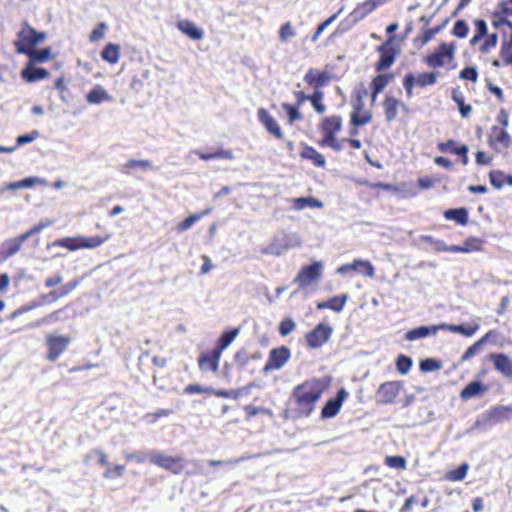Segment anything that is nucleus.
Instances as JSON below:
<instances>
[{
	"label": "nucleus",
	"instance_id": "nucleus-1",
	"mask_svg": "<svg viewBox=\"0 0 512 512\" xmlns=\"http://www.w3.org/2000/svg\"><path fill=\"white\" fill-rule=\"evenodd\" d=\"M329 385L330 379L328 377L310 379L298 385L294 389L293 395L296 399L299 413L309 416L313 412L316 402Z\"/></svg>",
	"mask_w": 512,
	"mask_h": 512
},
{
	"label": "nucleus",
	"instance_id": "nucleus-2",
	"mask_svg": "<svg viewBox=\"0 0 512 512\" xmlns=\"http://www.w3.org/2000/svg\"><path fill=\"white\" fill-rule=\"evenodd\" d=\"M301 239L296 233L280 232L276 234L271 243L263 250L264 253L280 256L285 251L300 247Z\"/></svg>",
	"mask_w": 512,
	"mask_h": 512
},
{
	"label": "nucleus",
	"instance_id": "nucleus-3",
	"mask_svg": "<svg viewBox=\"0 0 512 512\" xmlns=\"http://www.w3.org/2000/svg\"><path fill=\"white\" fill-rule=\"evenodd\" d=\"M185 459L167 455L159 450H150V463L168 470L174 474H180L184 469Z\"/></svg>",
	"mask_w": 512,
	"mask_h": 512
},
{
	"label": "nucleus",
	"instance_id": "nucleus-4",
	"mask_svg": "<svg viewBox=\"0 0 512 512\" xmlns=\"http://www.w3.org/2000/svg\"><path fill=\"white\" fill-rule=\"evenodd\" d=\"M45 342L48 349L46 357L49 361L54 362L68 348L71 337L49 333L45 337Z\"/></svg>",
	"mask_w": 512,
	"mask_h": 512
},
{
	"label": "nucleus",
	"instance_id": "nucleus-5",
	"mask_svg": "<svg viewBox=\"0 0 512 512\" xmlns=\"http://www.w3.org/2000/svg\"><path fill=\"white\" fill-rule=\"evenodd\" d=\"M455 50V43H441L434 53L426 57V64L431 68L442 67L446 62L449 63L454 59Z\"/></svg>",
	"mask_w": 512,
	"mask_h": 512
},
{
	"label": "nucleus",
	"instance_id": "nucleus-6",
	"mask_svg": "<svg viewBox=\"0 0 512 512\" xmlns=\"http://www.w3.org/2000/svg\"><path fill=\"white\" fill-rule=\"evenodd\" d=\"M324 264L322 261H315L309 266L303 267L295 278L301 289L307 288L322 276Z\"/></svg>",
	"mask_w": 512,
	"mask_h": 512
},
{
	"label": "nucleus",
	"instance_id": "nucleus-7",
	"mask_svg": "<svg viewBox=\"0 0 512 512\" xmlns=\"http://www.w3.org/2000/svg\"><path fill=\"white\" fill-rule=\"evenodd\" d=\"M437 76V72L420 73L417 77L412 73L406 74L403 80V86L406 90L407 97L411 98L413 96V87L415 84L420 87L433 85L437 81Z\"/></svg>",
	"mask_w": 512,
	"mask_h": 512
},
{
	"label": "nucleus",
	"instance_id": "nucleus-8",
	"mask_svg": "<svg viewBox=\"0 0 512 512\" xmlns=\"http://www.w3.org/2000/svg\"><path fill=\"white\" fill-rule=\"evenodd\" d=\"M291 357V351L286 346H280L273 348L270 353L268 360L263 368L265 372L272 370H279L283 368Z\"/></svg>",
	"mask_w": 512,
	"mask_h": 512
},
{
	"label": "nucleus",
	"instance_id": "nucleus-9",
	"mask_svg": "<svg viewBox=\"0 0 512 512\" xmlns=\"http://www.w3.org/2000/svg\"><path fill=\"white\" fill-rule=\"evenodd\" d=\"M19 41L15 43L21 44L24 47L30 48L35 46L46 39V33L42 31H37L33 27H31L28 23H24L22 29L18 32Z\"/></svg>",
	"mask_w": 512,
	"mask_h": 512
},
{
	"label": "nucleus",
	"instance_id": "nucleus-10",
	"mask_svg": "<svg viewBox=\"0 0 512 512\" xmlns=\"http://www.w3.org/2000/svg\"><path fill=\"white\" fill-rule=\"evenodd\" d=\"M331 334L332 328L327 324L320 323L307 334V344L310 348H319L328 341Z\"/></svg>",
	"mask_w": 512,
	"mask_h": 512
},
{
	"label": "nucleus",
	"instance_id": "nucleus-11",
	"mask_svg": "<svg viewBox=\"0 0 512 512\" xmlns=\"http://www.w3.org/2000/svg\"><path fill=\"white\" fill-rule=\"evenodd\" d=\"M402 382L389 381L380 385L376 392L377 401L381 404H389L399 395L402 389Z\"/></svg>",
	"mask_w": 512,
	"mask_h": 512
},
{
	"label": "nucleus",
	"instance_id": "nucleus-12",
	"mask_svg": "<svg viewBox=\"0 0 512 512\" xmlns=\"http://www.w3.org/2000/svg\"><path fill=\"white\" fill-rule=\"evenodd\" d=\"M240 332V328H234L230 331L224 332L221 337L218 339L217 347L214 349L215 359H212L213 364V372H217L219 369V362L221 359V353L225 349L229 347V345L234 341V339L238 336Z\"/></svg>",
	"mask_w": 512,
	"mask_h": 512
},
{
	"label": "nucleus",
	"instance_id": "nucleus-13",
	"mask_svg": "<svg viewBox=\"0 0 512 512\" xmlns=\"http://www.w3.org/2000/svg\"><path fill=\"white\" fill-rule=\"evenodd\" d=\"M389 0H367L359 4L348 16V20L353 24L357 23L361 19L365 18L377 7L385 4Z\"/></svg>",
	"mask_w": 512,
	"mask_h": 512
},
{
	"label": "nucleus",
	"instance_id": "nucleus-14",
	"mask_svg": "<svg viewBox=\"0 0 512 512\" xmlns=\"http://www.w3.org/2000/svg\"><path fill=\"white\" fill-rule=\"evenodd\" d=\"M257 115L259 121L271 135L275 136L277 139L283 138V132L280 125L265 108H259Z\"/></svg>",
	"mask_w": 512,
	"mask_h": 512
},
{
	"label": "nucleus",
	"instance_id": "nucleus-15",
	"mask_svg": "<svg viewBox=\"0 0 512 512\" xmlns=\"http://www.w3.org/2000/svg\"><path fill=\"white\" fill-rule=\"evenodd\" d=\"M392 40L393 37H390L386 43L377 48V51L380 53V59L376 65L377 71L388 69L395 61L394 50L390 47Z\"/></svg>",
	"mask_w": 512,
	"mask_h": 512
},
{
	"label": "nucleus",
	"instance_id": "nucleus-16",
	"mask_svg": "<svg viewBox=\"0 0 512 512\" xmlns=\"http://www.w3.org/2000/svg\"><path fill=\"white\" fill-rule=\"evenodd\" d=\"M346 397L347 392L344 389H340L337 393V397L329 399L322 408V418L327 419L336 416L339 413L342 403Z\"/></svg>",
	"mask_w": 512,
	"mask_h": 512
},
{
	"label": "nucleus",
	"instance_id": "nucleus-17",
	"mask_svg": "<svg viewBox=\"0 0 512 512\" xmlns=\"http://www.w3.org/2000/svg\"><path fill=\"white\" fill-rule=\"evenodd\" d=\"M342 128V119L340 116L333 115L330 117H325L321 123V131L324 134L322 140H331V138L336 137V134Z\"/></svg>",
	"mask_w": 512,
	"mask_h": 512
},
{
	"label": "nucleus",
	"instance_id": "nucleus-18",
	"mask_svg": "<svg viewBox=\"0 0 512 512\" xmlns=\"http://www.w3.org/2000/svg\"><path fill=\"white\" fill-rule=\"evenodd\" d=\"M330 80L331 74L326 70L319 72L316 69H309L304 76V81L318 90L325 87Z\"/></svg>",
	"mask_w": 512,
	"mask_h": 512
},
{
	"label": "nucleus",
	"instance_id": "nucleus-19",
	"mask_svg": "<svg viewBox=\"0 0 512 512\" xmlns=\"http://www.w3.org/2000/svg\"><path fill=\"white\" fill-rule=\"evenodd\" d=\"M25 241L21 236L6 240L0 245V263L6 261L8 258L15 255L20 251L22 244Z\"/></svg>",
	"mask_w": 512,
	"mask_h": 512
},
{
	"label": "nucleus",
	"instance_id": "nucleus-20",
	"mask_svg": "<svg viewBox=\"0 0 512 512\" xmlns=\"http://www.w3.org/2000/svg\"><path fill=\"white\" fill-rule=\"evenodd\" d=\"M17 52L27 55L32 62L43 63L52 59L51 48L49 47L42 50H35L17 44Z\"/></svg>",
	"mask_w": 512,
	"mask_h": 512
},
{
	"label": "nucleus",
	"instance_id": "nucleus-21",
	"mask_svg": "<svg viewBox=\"0 0 512 512\" xmlns=\"http://www.w3.org/2000/svg\"><path fill=\"white\" fill-rule=\"evenodd\" d=\"M489 358L493 361L494 367L499 373L507 378L512 377V361L506 354H491Z\"/></svg>",
	"mask_w": 512,
	"mask_h": 512
},
{
	"label": "nucleus",
	"instance_id": "nucleus-22",
	"mask_svg": "<svg viewBox=\"0 0 512 512\" xmlns=\"http://www.w3.org/2000/svg\"><path fill=\"white\" fill-rule=\"evenodd\" d=\"M358 267L365 268V276L373 278L375 275V268L371 262L362 259H356L351 264H344L337 269L338 274H345L348 271H358Z\"/></svg>",
	"mask_w": 512,
	"mask_h": 512
},
{
	"label": "nucleus",
	"instance_id": "nucleus-23",
	"mask_svg": "<svg viewBox=\"0 0 512 512\" xmlns=\"http://www.w3.org/2000/svg\"><path fill=\"white\" fill-rule=\"evenodd\" d=\"M47 181L45 179L39 177H28L20 181L11 182L0 188V193L5 190H18V189H28L35 185H46Z\"/></svg>",
	"mask_w": 512,
	"mask_h": 512
},
{
	"label": "nucleus",
	"instance_id": "nucleus-24",
	"mask_svg": "<svg viewBox=\"0 0 512 512\" xmlns=\"http://www.w3.org/2000/svg\"><path fill=\"white\" fill-rule=\"evenodd\" d=\"M440 330L439 325L420 326L406 332L405 338L408 341H415L430 335H435Z\"/></svg>",
	"mask_w": 512,
	"mask_h": 512
},
{
	"label": "nucleus",
	"instance_id": "nucleus-25",
	"mask_svg": "<svg viewBox=\"0 0 512 512\" xmlns=\"http://www.w3.org/2000/svg\"><path fill=\"white\" fill-rule=\"evenodd\" d=\"M177 28L192 40H201L204 36V32L201 28L186 19L178 21Z\"/></svg>",
	"mask_w": 512,
	"mask_h": 512
},
{
	"label": "nucleus",
	"instance_id": "nucleus-26",
	"mask_svg": "<svg viewBox=\"0 0 512 512\" xmlns=\"http://www.w3.org/2000/svg\"><path fill=\"white\" fill-rule=\"evenodd\" d=\"M488 418L495 422L499 423L502 421H508L512 418V406L509 405H499L487 413Z\"/></svg>",
	"mask_w": 512,
	"mask_h": 512
},
{
	"label": "nucleus",
	"instance_id": "nucleus-27",
	"mask_svg": "<svg viewBox=\"0 0 512 512\" xmlns=\"http://www.w3.org/2000/svg\"><path fill=\"white\" fill-rule=\"evenodd\" d=\"M400 105L401 101H399L398 99L392 96H386L383 102V108L385 119L387 122H392L396 119Z\"/></svg>",
	"mask_w": 512,
	"mask_h": 512
},
{
	"label": "nucleus",
	"instance_id": "nucleus-28",
	"mask_svg": "<svg viewBox=\"0 0 512 512\" xmlns=\"http://www.w3.org/2000/svg\"><path fill=\"white\" fill-rule=\"evenodd\" d=\"M110 239V234H106L105 236H92V237H86V236H77L76 241L79 242V249L86 248V249H93L101 246L103 243L108 241Z\"/></svg>",
	"mask_w": 512,
	"mask_h": 512
},
{
	"label": "nucleus",
	"instance_id": "nucleus-29",
	"mask_svg": "<svg viewBox=\"0 0 512 512\" xmlns=\"http://www.w3.org/2000/svg\"><path fill=\"white\" fill-rule=\"evenodd\" d=\"M86 99L89 104H100L105 101H111L112 96L101 85H96L87 94Z\"/></svg>",
	"mask_w": 512,
	"mask_h": 512
},
{
	"label": "nucleus",
	"instance_id": "nucleus-30",
	"mask_svg": "<svg viewBox=\"0 0 512 512\" xmlns=\"http://www.w3.org/2000/svg\"><path fill=\"white\" fill-rule=\"evenodd\" d=\"M21 75L27 82H35L47 78L49 76V72L44 68L28 66L22 70Z\"/></svg>",
	"mask_w": 512,
	"mask_h": 512
},
{
	"label": "nucleus",
	"instance_id": "nucleus-31",
	"mask_svg": "<svg viewBox=\"0 0 512 512\" xmlns=\"http://www.w3.org/2000/svg\"><path fill=\"white\" fill-rule=\"evenodd\" d=\"M348 299L346 294L342 296H335L328 301L318 303V309H330L335 312H341L345 306V303Z\"/></svg>",
	"mask_w": 512,
	"mask_h": 512
},
{
	"label": "nucleus",
	"instance_id": "nucleus-32",
	"mask_svg": "<svg viewBox=\"0 0 512 512\" xmlns=\"http://www.w3.org/2000/svg\"><path fill=\"white\" fill-rule=\"evenodd\" d=\"M479 329V325L475 324L470 327H465L463 325H454V324H440V330H448L453 333H459L465 337H471L476 333V331Z\"/></svg>",
	"mask_w": 512,
	"mask_h": 512
},
{
	"label": "nucleus",
	"instance_id": "nucleus-33",
	"mask_svg": "<svg viewBox=\"0 0 512 512\" xmlns=\"http://www.w3.org/2000/svg\"><path fill=\"white\" fill-rule=\"evenodd\" d=\"M493 135L490 137V143L501 144L503 148H507L511 145L512 139L506 130H503L497 126L492 128Z\"/></svg>",
	"mask_w": 512,
	"mask_h": 512
},
{
	"label": "nucleus",
	"instance_id": "nucleus-34",
	"mask_svg": "<svg viewBox=\"0 0 512 512\" xmlns=\"http://www.w3.org/2000/svg\"><path fill=\"white\" fill-rule=\"evenodd\" d=\"M301 156L305 159H309L313 162V164L317 167H324L326 164V160L322 154H320L316 149L310 146H305L301 151Z\"/></svg>",
	"mask_w": 512,
	"mask_h": 512
},
{
	"label": "nucleus",
	"instance_id": "nucleus-35",
	"mask_svg": "<svg viewBox=\"0 0 512 512\" xmlns=\"http://www.w3.org/2000/svg\"><path fill=\"white\" fill-rule=\"evenodd\" d=\"M101 57L110 64H116L120 58V46L113 43L107 44L101 53Z\"/></svg>",
	"mask_w": 512,
	"mask_h": 512
},
{
	"label": "nucleus",
	"instance_id": "nucleus-36",
	"mask_svg": "<svg viewBox=\"0 0 512 512\" xmlns=\"http://www.w3.org/2000/svg\"><path fill=\"white\" fill-rule=\"evenodd\" d=\"M293 207L295 210H299V211L303 210L307 207L321 209V208H323V203L320 200L312 198V197H300V198H295L293 200Z\"/></svg>",
	"mask_w": 512,
	"mask_h": 512
},
{
	"label": "nucleus",
	"instance_id": "nucleus-37",
	"mask_svg": "<svg viewBox=\"0 0 512 512\" xmlns=\"http://www.w3.org/2000/svg\"><path fill=\"white\" fill-rule=\"evenodd\" d=\"M485 390L486 388L482 385V383L478 381H472L461 391L460 397L463 400H468L479 395Z\"/></svg>",
	"mask_w": 512,
	"mask_h": 512
},
{
	"label": "nucleus",
	"instance_id": "nucleus-38",
	"mask_svg": "<svg viewBox=\"0 0 512 512\" xmlns=\"http://www.w3.org/2000/svg\"><path fill=\"white\" fill-rule=\"evenodd\" d=\"M444 216L447 220L455 221L461 225H465L468 221V212L465 208L449 209L445 211Z\"/></svg>",
	"mask_w": 512,
	"mask_h": 512
},
{
	"label": "nucleus",
	"instance_id": "nucleus-39",
	"mask_svg": "<svg viewBox=\"0 0 512 512\" xmlns=\"http://www.w3.org/2000/svg\"><path fill=\"white\" fill-rule=\"evenodd\" d=\"M354 109V112L351 114V122L354 126H364L371 121L372 115L370 112H364L362 115H359L358 111L361 109L360 101L354 105Z\"/></svg>",
	"mask_w": 512,
	"mask_h": 512
},
{
	"label": "nucleus",
	"instance_id": "nucleus-40",
	"mask_svg": "<svg viewBox=\"0 0 512 512\" xmlns=\"http://www.w3.org/2000/svg\"><path fill=\"white\" fill-rule=\"evenodd\" d=\"M153 167V164L150 160L147 159H130L125 164L122 165V171L124 173H129L131 170L136 168H141L144 170L151 169Z\"/></svg>",
	"mask_w": 512,
	"mask_h": 512
},
{
	"label": "nucleus",
	"instance_id": "nucleus-41",
	"mask_svg": "<svg viewBox=\"0 0 512 512\" xmlns=\"http://www.w3.org/2000/svg\"><path fill=\"white\" fill-rule=\"evenodd\" d=\"M468 470L469 465L467 463H463L457 469L449 471L445 475V479L449 481H461L466 477Z\"/></svg>",
	"mask_w": 512,
	"mask_h": 512
},
{
	"label": "nucleus",
	"instance_id": "nucleus-42",
	"mask_svg": "<svg viewBox=\"0 0 512 512\" xmlns=\"http://www.w3.org/2000/svg\"><path fill=\"white\" fill-rule=\"evenodd\" d=\"M323 99L324 93L318 89H316L315 92L309 97V101L311 102L313 108L319 114H323L326 110L325 105L322 103Z\"/></svg>",
	"mask_w": 512,
	"mask_h": 512
},
{
	"label": "nucleus",
	"instance_id": "nucleus-43",
	"mask_svg": "<svg viewBox=\"0 0 512 512\" xmlns=\"http://www.w3.org/2000/svg\"><path fill=\"white\" fill-rule=\"evenodd\" d=\"M124 458L127 461H135L137 463H144L146 461L150 462V450L149 451H135V452H127L124 451Z\"/></svg>",
	"mask_w": 512,
	"mask_h": 512
},
{
	"label": "nucleus",
	"instance_id": "nucleus-44",
	"mask_svg": "<svg viewBox=\"0 0 512 512\" xmlns=\"http://www.w3.org/2000/svg\"><path fill=\"white\" fill-rule=\"evenodd\" d=\"M494 334V331H489L485 336H483L480 340H478L476 343H474L472 346H470L465 353L462 356L463 360H467L475 353L477 352L478 348L484 344L492 335Z\"/></svg>",
	"mask_w": 512,
	"mask_h": 512
},
{
	"label": "nucleus",
	"instance_id": "nucleus-45",
	"mask_svg": "<svg viewBox=\"0 0 512 512\" xmlns=\"http://www.w3.org/2000/svg\"><path fill=\"white\" fill-rule=\"evenodd\" d=\"M296 35L294 28L290 22H286L280 27L279 39L283 43H287Z\"/></svg>",
	"mask_w": 512,
	"mask_h": 512
},
{
	"label": "nucleus",
	"instance_id": "nucleus-46",
	"mask_svg": "<svg viewBox=\"0 0 512 512\" xmlns=\"http://www.w3.org/2000/svg\"><path fill=\"white\" fill-rule=\"evenodd\" d=\"M469 32V26L464 20L455 22L452 34L458 38H466Z\"/></svg>",
	"mask_w": 512,
	"mask_h": 512
},
{
	"label": "nucleus",
	"instance_id": "nucleus-47",
	"mask_svg": "<svg viewBox=\"0 0 512 512\" xmlns=\"http://www.w3.org/2000/svg\"><path fill=\"white\" fill-rule=\"evenodd\" d=\"M54 245L65 247L71 251L79 249V242L76 241V237H65L62 239H58L54 242Z\"/></svg>",
	"mask_w": 512,
	"mask_h": 512
},
{
	"label": "nucleus",
	"instance_id": "nucleus-48",
	"mask_svg": "<svg viewBox=\"0 0 512 512\" xmlns=\"http://www.w3.org/2000/svg\"><path fill=\"white\" fill-rule=\"evenodd\" d=\"M251 456H241V457H238V458H230V459H227V460H209L208 461V464L210 466H219V465H231V466H236L238 464H240L241 462L245 461V460H248L250 459Z\"/></svg>",
	"mask_w": 512,
	"mask_h": 512
},
{
	"label": "nucleus",
	"instance_id": "nucleus-49",
	"mask_svg": "<svg viewBox=\"0 0 512 512\" xmlns=\"http://www.w3.org/2000/svg\"><path fill=\"white\" fill-rule=\"evenodd\" d=\"M396 366H397V370L405 375L409 372V370L411 369V366H412V360L411 358L405 356V355H400L398 356L397 358V361H396Z\"/></svg>",
	"mask_w": 512,
	"mask_h": 512
},
{
	"label": "nucleus",
	"instance_id": "nucleus-50",
	"mask_svg": "<svg viewBox=\"0 0 512 512\" xmlns=\"http://www.w3.org/2000/svg\"><path fill=\"white\" fill-rule=\"evenodd\" d=\"M200 219H201V215H195V214L187 217L186 219H184L181 223H179L176 226L177 232L182 233L184 231H187Z\"/></svg>",
	"mask_w": 512,
	"mask_h": 512
},
{
	"label": "nucleus",
	"instance_id": "nucleus-51",
	"mask_svg": "<svg viewBox=\"0 0 512 512\" xmlns=\"http://www.w3.org/2000/svg\"><path fill=\"white\" fill-rule=\"evenodd\" d=\"M385 464L395 469L406 468V460L402 456H387L385 458Z\"/></svg>",
	"mask_w": 512,
	"mask_h": 512
},
{
	"label": "nucleus",
	"instance_id": "nucleus-52",
	"mask_svg": "<svg viewBox=\"0 0 512 512\" xmlns=\"http://www.w3.org/2000/svg\"><path fill=\"white\" fill-rule=\"evenodd\" d=\"M423 241L429 243L431 245V248L436 252H446L447 245L444 241L434 239L431 236H423L421 238Z\"/></svg>",
	"mask_w": 512,
	"mask_h": 512
},
{
	"label": "nucleus",
	"instance_id": "nucleus-53",
	"mask_svg": "<svg viewBox=\"0 0 512 512\" xmlns=\"http://www.w3.org/2000/svg\"><path fill=\"white\" fill-rule=\"evenodd\" d=\"M498 43V35L493 33L488 35L486 41L481 45L480 51L484 54L489 53Z\"/></svg>",
	"mask_w": 512,
	"mask_h": 512
},
{
	"label": "nucleus",
	"instance_id": "nucleus-54",
	"mask_svg": "<svg viewBox=\"0 0 512 512\" xmlns=\"http://www.w3.org/2000/svg\"><path fill=\"white\" fill-rule=\"evenodd\" d=\"M296 327L295 322L291 318H285L280 322L279 333L282 336H288Z\"/></svg>",
	"mask_w": 512,
	"mask_h": 512
},
{
	"label": "nucleus",
	"instance_id": "nucleus-55",
	"mask_svg": "<svg viewBox=\"0 0 512 512\" xmlns=\"http://www.w3.org/2000/svg\"><path fill=\"white\" fill-rule=\"evenodd\" d=\"M504 177H505L504 173L501 171H498V170H494L489 173L490 183L492 184V186H494L497 189H500L503 187Z\"/></svg>",
	"mask_w": 512,
	"mask_h": 512
},
{
	"label": "nucleus",
	"instance_id": "nucleus-56",
	"mask_svg": "<svg viewBox=\"0 0 512 512\" xmlns=\"http://www.w3.org/2000/svg\"><path fill=\"white\" fill-rule=\"evenodd\" d=\"M441 363L434 359H425L420 363V369L423 372H432L441 368Z\"/></svg>",
	"mask_w": 512,
	"mask_h": 512
},
{
	"label": "nucleus",
	"instance_id": "nucleus-57",
	"mask_svg": "<svg viewBox=\"0 0 512 512\" xmlns=\"http://www.w3.org/2000/svg\"><path fill=\"white\" fill-rule=\"evenodd\" d=\"M184 391L187 394H202V393L210 394V393H212L213 388L201 386L199 384H189L185 387Z\"/></svg>",
	"mask_w": 512,
	"mask_h": 512
},
{
	"label": "nucleus",
	"instance_id": "nucleus-58",
	"mask_svg": "<svg viewBox=\"0 0 512 512\" xmlns=\"http://www.w3.org/2000/svg\"><path fill=\"white\" fill-rule=\"evenodd\" d=\"M459 77L463 80H469L472 82H476L478 79V71L476 67H465L461 72L459 73Z\"/></svg>",
	"mask_w": 512,
	"mask_h": 512
},
{
	"label": "nucleus",
	"instance_id": "nucleus-59",
	"mask_svg": "<svg viewBox=\"0 0 512 512\" xmlns=\"http://www.w3.org/2000/svg\"><path fill=\"white\" fill-rule=\"evenodd\" d=\"M388 84V76L387 75H378L372 81V90H375V93H380L385 86Z\"/></svg>",
	"mask_w": 512,
	"mask_h": 512
},
{
	"label": "nucleus",
	"instance_id": "nucleus-60",
	"mask_svg": "<svg viewBox=\"0 0 512 512\" xmlns=\"http://www.w3.org/2000/svg\"><path fill=\"white\" fill-rule=\"evenodd\" d=\"M212 359H215L214 349L210 354H203L199 358V366L202 370L211 369L213 371V362Z\"/></svg>",
	"mask_w": 512,
	"mask_h": 512
},
{
	"label": "nucleus",
	"instance_id": "nucleus-61",
	"mask_svg": "<svg viewBox=\"0 0 512 512\" xmlns=\"http://www.w3.org/2000/svg\"><path fill=\"white\" fill-rule=\"evenodd\" d=\"M107 25L104 22L98 23L97 27L90 34V41L96 42L104 38Z\"/></svg>",
	"mask_w": 512,
	"mask_h": 512
},
{
	"label": "nucleus",
	"instance_id": "nucleus-62",
	"mask_svg": "<svg viewBox=\"0 0 512 512\" xmlns=\"http://www.w3.org/2000/svg\"><path fill=\"white\" fill-rule=\"evenodd\" d=\"M508 15H505L504 13H500V9L496 7L492 14V25L495 28H500L502 25H504L507 22Z\"/></svg>",
	"mask_w": 512,
	"mask_h": 512
},
{
	"label": "nucleus",
	"instance_id": "nucleus-63",
	"mask_svg": "<svg viewBox=\"0 0 512 512\" xmlns=\"http://www.w3.org/2000/svg\"><path fill=\"white\" fill-rule=\"evenodd\" d=\"M39 136V132L37 130H33L29 134L20 135L16 139L17 146H23L25 144L31 143L36 140Z\"/></svg>",
	"mask_w": 512,
	"mask_h": 512
},
{
	"label": "nucleus",
	"instance_id": "nucleus-64",
	"mask_svg": "<svg viewBox=\"0 0 512 512\" xmlns=\"http://www.w3.org/2000/svg\"><path fill=\"white\" fill-rule=\"evenodd\" d=\"M125 467L122 465H115L113 468L108 466V469L104 472L103 476L107 479L109 478H117L123 475Z\"/></svg>",
	"mask_w": 512,
	"mask_h": 512
}]
</instances>
